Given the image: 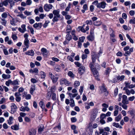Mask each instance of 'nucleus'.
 Here are the masks:
<instances>
[{
  "instance_id": "f257e3e1",
  "label": "nucleus",
  "mask_w": 135,
  "mask_h": 135,
  "mask_svg": "<svg viewBox=\"0 0 135 135\" xmlns=\"http://www.w3.org/2000/svg\"><path fill=\"white\" fill-rule=\"evenodd\" d=\"M98 113V111L96 109H93L92 110L90 119V121L93 122L95 119Z\"/></svg>"
},
{
  "instance_id": "f03ea898",
  "label": "nucleus",
  "mask_w": 135,
  "mask_h": 135,
  "mask_svg": "<svg viewBox=\"0 0 135 135\" xmlns=\"http://www.w3.org/2000/svg\"><path fill=\"white\" fill-rule=\"evenodd\" d=\"M60 84L61 85H63L64 84L66 85V86H69L70 83L69 81L65 79L62 78L60 80Z\"/></svg>"
},
{
  "instance_id": "7ed1b4c3",
  "label": "nucleus",
  "mask_w": 135,
  "mask_h": 135,
  "mask_svg": "<svg viewBox=\"0 0 135 135\" xmlns=\"http://www.w3.org/2000/svg\"><path fill=\"white\" fill-rule=\"evenodd\" d=\"M49 75L53 83H55L57 81L59 78L58 77H55L51 72L49 73Z\"/></svg>"
},
{
  "instance_id": "20e7f679",
  "label": "nucleus",
  "mask_w": 135,
  "mask_h": 135,
  "mask_svg": "<svg viewBox=\"0 0 135 135\" xmlns=\"http://www.w3.org/2000/svg\"><path fill=\"white\" fill-rule=\"evenodd\" d=\"M118 100L119 101H120L121 100V99L122 98V101H127V97L126 95H123L122 96V94H119L118 95Z\"/></svg>"
},
{
  "instance_id": "39448f33",
  "label": "nucleus",
  "mask_w": 135,
  "mask_h": 135,
  "mask_svg": "<svg viewBox=\"0 0 135 135\" xmlns=\"http://www.w3.org/2000/svg\"><path fill=\"white\" fill-rule=\"evenodd\" d=\"M85 67L83 65L81 66L78 69V73L81 75L83 74L85 72Z\"/></svg>"
},
{
  "instance_id": "423d86ee",
  "label": "nucleus",
  "mask_w": 135,
  "mask_h": 135,
  "mask_svg": "<svg viewBox=\"0 0 135 135\" xmlns=\"http://www.w3.org/2000/svg\"><path fill=\"white\" fill-rule=\"evenodd\" d=\"M52 7L53 6L52 4H47L44 5V8L46 11L48 12L52 8Z\"/></svg>"
},
{
  "instance_id": "0eeeda50",
  "label": "nucleus",
  "mask_w": 135,
  "mask_h": 135,
  "mask_svg": "<svg viewBox=\"0 0 135 135\" xmlns=\"http://www.w3.org/2000/svg\"><path fill=\"white\" fill-rule=\"evenodd\" d=\"M106 4H107L104 1L101 2L99 3L97 5V8H104L105 7Z\"/></svg>"
},
{
  "instance_id": "6e6552de",
  "label": "nucleus",
  "mask_w": 135,
  "mask_h": 135,
  "mask_svg": "<svg viewBox=\"0 0 135 135\" xmlns=\"http://www.w3.org/2000/svg\"><path fill=\"white\" fill-rule=\"evenodd\" d=\"M11 113L12 114H14L16 111L17 108L16 105L14 103H12L11 106Z\"/></svg>"
},
{
  "instance_id": "1a4fd4ad",
  "label": "nucleus",
  "mask_w": 135,
  "mask_h": 135,
  "mask_svg": "<svg viewBox=\"0 0 135 135\" xmlns=\"http://www.w3.org/2000/svg\"><path fill=\"white\" fill-rule=\"evenodd\" d=\"M93 72V75L95 77L96 79L98 80H99V79L98 78V75H99V73L98 71L96 70V68L91 70Z\"/></svg>"
},
{
  "instance_id": "9d476101",
  "label": "nucleus",
  "mask_w": 135,
  "mask_h": 135,
  "mask_svg": "<svg viewBox=\"0 0 135 135\" xmlns=\"http://www.w3.org/2000/svg\"><path fill=\"white\" fill-rule=\"evenodd\" d=\"M43 56L45 57H47L48 55V53L47 49L44 48H42L41 49Z\"/></svg>"
},
{
  "instance_id": "9b49d317",
  "label": "nucleus",
  "mask_w": 135,
  "mask_h": 135,
  "mask_svg": "<svg viewBox=\"0 0 135 135\" xmlns=\"http://www.w3.org/2000/svg\"><path fill=\"white\" fill-rule=\"evenodd\" d=\"M21 29L20 27L18 28V31L22 33H23L26 31V26L25 24H23L21 26Z\"/></svg>"
},
{
  "instance_id": "f8f14e48",
  "label": "nucleus",
  "mask_w": 135,
  "mask_h": 135,
  "mask_svg": "<svg viewBox=\"0 0 135 135\" xmlns=\"http://www.w3.org/2000/svg\"><path fill=\"white\" fill-rule=\"evenodd\" d=\"M63 17L62 16H54V18L52 20V21L54 22H57L59 20V19L60 18L61 20L62 19Z\"/></svg>"
},
{
  "instance_id": "ddd939ff",
  "label": "nucleus",
  "mask_w": 135,
  "mask_h": 135,
  "mask_svg": "<svg viewBox=\"0 0 135 135\" xmlns=\"http://www.w3.org/2000/svg\"><path fill=\"white\" fill-rule=\"evenodd\" d=\"M15 95L16 97V101H20L21 100V97L20 96L21 94L18 92L16 93L15 94Z\"/></svg>"
},
{
  "instance_id": "4468645a",
  "label": "nucleus",
  "mask_w": 135,
  "mask_h": 135,
  "mask_svg": "<svg viewBox=\"0 0 135 135\" xmlns=\"http://www.w3.org/2000/svg\"><path fill=\"white\" fill-rule=\"evenodd\" d=\"M20 111L24 112L26 111L28 112L30 110V109L27 106H22L20 108Z\"/></svg>"
},
{
  "instance_id": "2eb2a0df",
  "label": "nucleus",
  "mask_w": 135,
  "mask_h": 135,
  "mask_svg": "<svg viewBox=\"0 0 135 135\" xmlns=\"http://www.w3.org/2000/svg\"><path fill=\"white\" fill-rule=\"evenodd\" d=\"M99 88L100 89V91L101 93H102L107 91V89L105 88L104 84H103L102 86H100Z\"/></svg>"
},
{
  "instance_id": "dca6fc26",
  "label": "nucleus",
  "mask_w": 135,
  "mask_h": 135,
  "mask_svg": "<svg viewBox=\"0 0 135 135\" xmlns=\"http://www.w3.org/2000/svg\"><path fill=\"white\" fill-rule=\"evenodd\" d=\"M52 13L54 15V16H61V15L59 14L60 10L59 9L54 10L53 11Z\"/></svg>"
},
{
  "instance_id": "f3484780",
  "label": "nucleus",
  "mask_w": 135,
  "mask_h": 135,
  "mask_svg": "<svg viewBox=\"0 0 135 135\" xmlns=\"http://www.w3.org/2000/svg\"><path fill=\"white\" fill-rule=\"evenodd\" d=\"M87 38L89 41H93L94 39V37L93 33L91 32H90V35L87 37Z\"/></svg>"
},
{
  "instance_id": "a211bd4d",
  "label": "nucleus",
  "mask_w": 135,
  "mask_h": 135,
  "mask_svg": "<svg viewBox=\"0 0 135 135\" xmlns=\"http://www.w3.org/2000/svg\"><path fill=\"white\" fill-rule=\"evenodd\" d=\"M42 23H36L34 24L33 25V27L35 28L38 27H39L40 28H41L42 26Z\"/></svg>"
},
{
  "instance_id": "6ab92c4d",
  "label": "nucleus",
  "mask_w": 135,
  "mask_h": 135,
  "mask_svg": "<svg viewBox=\"0 0 135 135\" xmlns=\"http://www.w3.org/2000/svg\"><path fill=\"white\" fill-rule=\"evenodd\" d=\"M26 55L31 56H33L34 54V52L32 50H29L25 52Z\"/></svg>"
},
{
  "instance_id": "aec40b11",
  "label": "nucleus",
  "mask_w": 135,
  "mask_h": 135,
  "mask_svg": "<svg viewBox=\"0 0 135 135\" xmlns=\"http://www.w3.org/2000/svg\"><path fill=\"white\" fill-rule=\"evenodd\" d=\"M125 76L124 75H122L121 76L119 75L117 76V79L119 81H121L124 79Z\"/></svg>"
},
{
  "instance_id": "412c9836",
  "label": "nucleus",
  "mask_w": 135,
  "mask_h": 135,
  "mask_svg": "<svg viewBox=\"0 0 135 135\" xmlns=\"http://www.w3.org/2000/svg\"><path fill=\"white\" fill-rule=\"evenodd\" d=\"M54 70L57 72H59L60 71V66L56 64L54 68Z\"/></svg>"
},
{
  "instance_id": "4be33fe9",
  "label": "nucleus",
  "mask_w": 135,
  "mask_h": 135,
  "mask_svg": "<svg viewBox=\"0 0 135 135\" xmlns=\"http://www.w3.org/2000/svg\"><path fill=\"white\" fill-rule=\"evenodd\" d=\"M99 132H98L97 131H96L95 132V135L98 134H102L103 132L104 129L103 128H102L101 127L99 128Z\"/></svg>"
},
{
  "instance_id": "5701e85b",
  "label": "nucleus",
  "mask_w": 135,
  "mask_h": 135,
  "mask_svg": "<svg viewBox=\"0 0 135 135\" xmlns=\"http://www.w3.org/2000/svg\"><path fill=\"white\" fill-rule=\"evenodd\" d=\"M30 135H35L36 131L34 129H31L29 130Z\"/></svg>"
},
{
  "instance_id": "b1692460",
  "label": "nucleus",
  "mask_w": 135,
  "mask_h": 135,
  "mask_svg": "<svg viewBox=\"0 0 135 135\" xmlns=\"http://www.w3.org/2000/svg\"><path fill=\"white\" fill-rule=\"evenodd\" d=\"M2 78L4 79H8L11 78V76L9 74H3L2 75Z\"/></svg>"
},
{
  "instance_id": "393cba45",
  "label": "nucleus",
  "mask_w": 135,
  "mask_h": 135,
  "mask_svg": "<svg viewBox=\"0 0 135 135\" xmlns=\"http://www.w3.org/2000/svg\"><path fill=\"white\" fill-rule=\"evenodd\" d=\"M71 29V26L70 25H68L66 29V33L70 34V31Z\"/></svg>"
},
{
  "instance_id": "a878e982",
  "label": "nucleus",
  "mask_w": 135,
  "mask_h": 135,
  "mask_svg": "<svg viewBox=\"0 0 135 135\" xmlns=\"http://www.w3.org/2000/svg\"><path fill=\"white\" fill-rule=\"evenodd\" d=\"M35 85L31 86L30 90V93L31 94H33V92L35 90Z\"/></svg>"
},
{
  "instance_id": "bb28decb",
  "label": "nucleus",
  "mask_w": 135,
  "mask_h": 135,
  "mask_svg": "<svg viewBox=\"0 0 135 135\" xmlns=\"http://www.w3.org/2000/svg\"><path fill=\"white\" fill-rule=\"evenodd\" d=\"M113 126L117 128H122V127L121 126H120L119 124L118 123L114 122L113 123Z\"/></svg>"
},
{
  "instance_id": "cd10ccee",
  "label": "nucleus",
  "mask_w": 135,
  "mask_h": 135,
  "mask_svg": "<svg viewBox=\"0 0 135 135\" xmlns=\"http://www.w3.org/2000/svg\"><path fill=\"white\" fill-rule=\"evenodd\" d=\"M29 40L28 39H25L24 40V44L25 46H27V48H28Z\"/></svg>"
},
{
  "instance_id": "c85d7f7f",
  "label": "nucleus",
  "mask_w": 135,
  "mask_h": 135,
  "mask_svg": "<svg viewBox=\"0 0 135 135\" xmlns=\"http://www.w3.org/2000/svg\"><path fill=\"white\" fill-rule=\"evenodd\" d=\"M68 75L71 78H73L75 77V75L71 71H69L68 74Z\"/></svg>"
},
{
  "instance_id": "c756f323",
  "label": "nucleus",
  "mask_w": 135,
  "mask_h": 135,
  "mask_svg": "<svg viewBox=\"0 0 135 135\" xmlns=\"http://www.w3.org/2000/svg\"><path fill=\"white\" fill-rule=\"evenodd\" d=\"M121 115L120 114H119L118 116L115 118V121L117 122H118L121 119Z\"/></svg>"
},
{
  "instance_id": "7c9ffc66",
  "label": "nucleus",
  "mask_w": 135,
  "mask_h": 135,
  "mask_svg": "<svg viewBox=\"0 0 135 135\" xmlns=\"http://www.w3.org/2000/svg\"><path fill=\"white\" fill-rule=\"evenodd\" d=\"M95 62H90L89 64V66L91 70H92L93 69H94L95 68L94 67V64Z\"/></svg>"
},
{
  "instance_id": "2f4dec72",
  "label": "nucleus",
  "mask_w": 135,
  "mask_h": 135,
  "mask_svg": "<svg viewBox=\"0 0 135 135\" xmlns=\"http://www.w3.org/2000/svg\"><path fill=\"white\" fill-rule=\"evenodd\" d=\"M41 78L42 79H44L46 77L45 73L43 71H41L40 73Z\"/></svg>"
},
{
  "instance_id": "473e14b6",
  "label": "nucleus",
  "mask_w": 135,
  "mask_h": 135,
  "mask_svg": "<svg viewBox=\"0 0 135 135\" xmlns=\"http://www.w3.org/2000/svg\"><path fill=\"white\" fill-rule=\"evenodd\" d=\"M11 128V129L14 130H17L18 129V127L17 125L12 126Z\"/></svg>"
},
{
  "instance_id": "72a5a7b5",
  "label": "nucleus",
  "mask_w": 135,
  "mask_h": 135,
  "mask_svg": "<svg viewBox=\"0 0 135 135\" xmlns=\"http://www.w3.org/2000/svg\"><path fill=\"white\" fill-rule=\"evenodd\" d=\"M19 84L17 79L12 81V85H19Z\"/></svg>"
},
{
  "instance_id": "f704fd0d",
  "label": "nucleus",
  "mask_w": 135,
  "mask_h": 135,
  "mask_svg": "<svg viewBox=\"0 0 135 135\" xmlns=\"http://www.w3.org/2000/svg\"><path fill=\"white\" fill-rule=\"evenodd\" d=\"M50 22L49 20H46L45 21V22L43 26L44 28H46L48 26V24L50 23Z\"/></svg>"
},
{
  "instance_id": "c9c22d12",
  "label": "nucleus",
  "mask_w": 135,
  "mask_h": 135,
  "mask_svg": "<svg viewBox=\"0 0 135 135\" xmlns=\"http://www.w3.org/2000/svg\"><path fill=\"white\" fill-rule=\"evenodd\" d=\"M10 17L12 18V19L11 20H10V24L11 25H13V26H15V23L14 20V19L11 16H10Z\"/></svg>"
},
{
  "instance_id": "e433bc0d",
  "label": "nucleus",
  "mask_w": 135,
  "mask_h": 135,
  "mask_svg": "<svg viewBox=\"0 0 135 135\" xmlns=\"http://www.w3.org/2000/svg\"><path fill=\"white\" fill-rule=\"evenodd\" d=\"M8 2L10 4L11 8L14 5L15 2H13L12 0H9Z\"/></svg>"
},
{
  "instance_id": "4c0bfd02",
  "label": "nucleus",
  "mask_w": 135,
  "mask_h": 135,
  "mask_svg": "<svg viewBox=\"0 0 135 135\" xmlns=\"http://www.w3.org/2000/svg\"><path fill=\"white\" fill-rule=\"evenodd\" d=\"M11 37L14 41H15V40H16L18 38L17 37L15 34H12Z\"/></svg>"
},
{
  "instance_id": "58836bf2",
  "label": "nucleus",
  "mask_w": 135,
  "mask_h": 135,
  "mask_svg": "<svg viewBox=\"0 0 135 135\" xmlns=\"http://www.w3.org/2000/svg\"><path fill=\"white\" fill-rule=\"evenodd\" d=\"M9 1V0H5L2 2L4 6H7L8 4Z\"/></svg>"
},
{
  "instance_id": "ea45409f",
  "label": "nucleus",
  "mask_w": 135,
  "mask_h": 135,
  "mask_svg": "<svg viewBox=\"0 0 135 135\" xmlns=\"http://www.w3.org/2000/svg\"><path fill=\"white\" fill-rule=\"evenodd\" d=\"M71 38V36L70 34H68L66 35V38L67 40L69 41H70Z\"/></svg>"
},
{
  "instance_id": "a19ab883",
  "label": "nucleus",
  "mask_w": 135,
  "mask_h": 135,
  "mask_svg": "<svg viewBox=\"0 0 135 135\" xmlns=\"http://www.w3.org/2000/svg\"><path fill=\"white\" fill-rule=\"evenodd\" d=\"M85 23L87 25H91L93 24L92 21L91 20H87L85 22Z\"/></svg>"
},
{
  "instance_id": "79ce46f5",
  "label": "nucleus",
  "mask_w": 135,
  "mask_h": 135,
  "mask_svg": "<svg viewBox=\"0 0 135 135\" xmlns=\"http://www.w3.org/2000/svg\"><path fill=\"white\" fill-rule=\"evenodd\" d=\"M67 94H68V95L70 97H72L73 98H74L77 95V94H73L71 93H67Z\"/></svg>"
},
{
  "instance_id": "37998d69",
  "label": "nucleus",
  "mask_w": 135,
  "mask_h": 135,
  "mask_svg": "<svg viewBox=\"0 0 135 135\" xmlns=\"http://www.w3.org/2000/svg\"><path fill=\"white\" fill-rule=\"evenodd\" d=\"M80 85V82L79 81H76L74 84V86L76 87L79 86Z\"/></svg>"
},
{
  "instance_id": "c03bdc74",
  "label": "nucleus",
  "mask_w": 135,
  "mask_h": 135,
  "mask_svg": "<svg viewBox=\"0 0 135 135\" xmlns=\"http://www.w3.org/2000/svg\"><path fill=\"white\" fill-rule=\"evenodd\" d=\"M39 105L41 107L42 109L44 108L45 105L43 102H40Z\"/></svg>"
},
{
  "instance_id": "a18cd8bd",
  "label": "nucleus",
  "mask_w": 135,
  "mask_h": 135,
  "mask_svg": "<svg viewBox=\"0 0 135 135\" xmlns=\"http://www.w3.org/2000/svg\"><path fill=\"white\" fill-rule=\"evenodd\" d=\"M117 76H115V78H114L111 81V82L112 83H116L118 81V79H117Z\"/></svg>"
},
{
  "instance_id": "49530a36",
  "label": "nucleus",
  "mask_w": 135,
  "mask_h": 135,
  "mask_svg": "<svg viewBox=\"0 0 135 135\" xmlns=\"http://www.w3.org/2000/svg\"><path fill=\"white\" fill-rule=\"evenodd\" d=\"M129 22L130 24H135V18L133 17L132 19L130 20Z\"/></svg>"
},
{
  "instance_id": "de8ad7c7",
  "label": "nucleus",
  "mask_w": 135,
  "mask_h": 135,
  "mask_svg": "<svg viewBox=\"0 0 135 135\" xmlns=\"http://www.w3.org/2000/svg\"><path fill=\"white\" fill-rule=\"evenodd\" d=\"M75 64L78 67H79L81 66V64L78 61H75L74 62Z\"/></svg>"
},
{
  "instance_id": "09e8293b",
  "label": "nucleus",
  "mask_w": 135,
  "mask_h": 135,
  "mask_svg": "<svg viewBox=\"0 0 135 135\" xmlns=\"http://www.w3.org/2000/svg\"><path fill=\"white\" fill-rule=\"evenodd\" d=\"M78 28L80 30V31L82 32H86V31L84 29L83 27H82L81 26H79L78 27Z\"/></svg>"
},
{
  "instance_id": "8fccbe9b",
  "label": "nucleus",
  "mask_w": 135,
  "mask_h": 135,
  "mask_svg": "<svg viewBox=\"0 0 135 135\" xmlns=\"http://www.w3.org/2000/svg\"><path fill=\"white\" fill-rule=\"evenodd\" d=\"M93 24L94 25L96 26H100L101 25V23L99 21L94 22Z\"/></svg>"
},
{
  "instance_id": "3c124183",
  "label": "nucleus",
  "mask_w": 135,
  "mask_h": 135,
  "mask_svg": "<svg viewBox=\"0 0 135 135\" xmlns=\"http://www.w3.org/2000/svg\"><path fill=\"white\" fill-rule=\"evenodd\" d=\"M27 28L28 29H30V32L32 34H34V30L33 28L32 27H30L28 26L27 27Z\"/></svg>"
},
{
  "instance_id": "603ef678",
  "label": "nucleus",
  "mask_w": 135,
  "mask_h": 135,
  "mask_svg": "<svg viewBox=\"0 0 135 135\" xmlns=\"http://www.w3.org/2000/svg\"><path fill=\"white\" fill-rule=\"evenodd\" d=\"M110 31L111 32H112V33L110 35V37H114L115 35H114V31L112 29H111Z\"/></svg>"
},
{
  "instance_id": "864d4df0",
  "label": "nucleus",
  "mask_w": 135,
  "mask_h": 135,
  "mask_svg": "<svg viewBox=\"0 0 135 135\" xmlns=\"http://www.w3.org/2000/svg\"><path fill=\"white\" fill-rule=\"evenodd\" d=\"M17 17H20L22 19H24L26 18V17L24 16L23 14L22 13H21L20 14H18L17 15Z\"/></svg>"
},
{
  "instance_id": "5fc2aeb1",
  "label": "nucleus",
  "mask_w": 135,
  "mask_h": 135,
  "mask_svg": "<svg viewBox=\"0 0 135 135\" xmlns=\"http://www.w3.org/2000/svg\"><path fill=\"white\" fill-rule=\"evenodd\" d=\"M110 70L109 68H107L106 70H105V74L106 75L109 74L110 72Z\"/></svg>"
},
{
  "instance_id": "6e6d98bb",
  "label": "nucleus",
  "mask_w": 135,
  "mask_h": 135,
  "mask_svg": "<svg viewBox=\"0 0 135 135\" xmlns=\"http://www.w3.org/2000/svg\"><path fill=\"white\" fill-rule=\"evenodd\" d=\"M118 89L117 88H116L114 90V94L115 96H117L118 93Z\"/></svg>"
},
{
  "instance_id": "4d7b16f0",
  "label": "nucleus",
  "mask_w": 135,
  "mask_h": 135,
  "mask_svg": "<svg viewBox=\"0 0 135 135\" xmlns=\"http://www.w3.org/2000/svg\"><path fill=\"white\" fill-rule=\"evenodd\" d=\"M88 56L86 54H83L81 56V58L83 60H84Z\"/></svg>"
},
{
  "instance_id": "13d9d810",
  "label": "nucleus",
  "mask_w": 135,
  "mask_h": 135,
  "mask_svg": "<svg viewBox=\"0 0 135 135\" xmlns=\"http://www.w3.org/2000/svg\"><path fill=\"white\" fill-rule=\"evenodd\" d=\"M56 95L55 93H53L52 95V98L54 101L56 100Z\"/></svg>"
},
{
  "instance_id": "bf43d9fd",
  "label": "nucleus",
  "mask_w": 135,
  "mask_h": 135,
  "mask_svg": "<svg viewBox=\"0 0 135 135\" xmlns=\"http://www.w3.org/2000/svg\"><path fill=\"white\" fill-rule=\"evenodd\" d=\"M29 115L32 118H33L35 116V114L33 112H30L29 113Z\"/></svg>"
},
{
  "instance_id": "052dcab7",
  "label": "nucleus",
  "mask_w": 135,
  "mask_h": 135,
  "mask_svg": "<svg viewBox=\"0 0 135 135\" xmlns=\"http://www.w3.org/2000/svg\"><path fill=\"white\" fill-rule=\"evenodd\" d=\"M52 59L53 61L56 62H58L60 61L59 59L54 57H52Z\"/></svg>"
},
{
  "instance_id": "680f3d73",
  "label": "nucleus",
  "mask_w": 135,
  "mask_h": 135,
  "mask_svg": "<svg viewBox=\"0 0 135 135\" xmlns=\"http://www.w3.org/2000/svg\"><path fill=\"white\" fill-rule=\"evenodd\" d=\"M102 53V50L100 49L99 52V53L98 54H97L98 56V58H99V57L101 56Z\"/></svg>"
},
{
  "instance_id": "e2e57ef3",
  "label": "nucleus",
  "mask_w": 135,
  "mask_h": 135,
  "mask_svg": "<svg viewBox=\"0 0 135 135\" xmlns=\"http://www.w3.org/2000/svg\"><path fill=\"white\" fill-rule=\"evenodd\" d=\"M25 97L26 99H29L31 98V96L30 94H28L25 96Z\"/></svg>"
},
{
  "instance_id": "0e129e2a",
  "label": "nucleus",
  "mask_w": 135,
  "mask_h": 135,
  "mask_svg": "<svg viewBox=\"0 0 135 135\" xmlns=\"http://www.w3.org/2000/svg\"><path fill=\"white\" fill-rule=\"evenodd\" d=\"M24 89L23 88L21 87L18 90V93H20L23 92L24 91Z\"/></svg>"
},
{
  "instance_id": "69168bd1",
  "label": "nucleus",
  "mask_w": 135,
  "mask_h": 135,
  "mask_svg": "<svg viewBox=\"0 0 135 135\" xmlns=\"http://www.w3.org/2000/svg\"><path fill=\"white\" fill-rule=\"evenodd\" d=\"M85 39V37L83 36L79 38V40L80 42H83L84 41V40Z\"/></svg>"
},
{
  "instance_id": "338daca9",
  "label": "nucleus",
  "mask_w": 135,
  "mask_h": 135,
  "mask_svg": "<svg viewBox=\"0 0 135 135\" xmlns=\"http://www.w3.org/2000/svg\"><path fill=\"white\" fill-rule=\"evenodd\" d=\"M67 59L72 62L74 61V60L71 56H68L67 57Z\"/></svg>"
},
{
  "instance_id": "774afa93",
  "label": "nucleus",
  "mask_w": 135,
  "mask_h": 135,
  "mask_svg": "<svg viewBox=\"0 0 135 135\" xmlns=\"http://www.w3.org/2000/svg\"><path fill=\"white\" fill-rule=\"evenodd\" d=\"M94 9V6L93 5H91L90 7V10L91 12H93Z\"/></svg>"
}]
</instances>
